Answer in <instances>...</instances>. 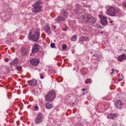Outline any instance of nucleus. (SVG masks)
<instances>
[{
	"mask_svg": "<svg viewBox=\"0 0 126 126\" xmlns=\"http://www.w3.org/2000/svg\"><path fill=\"white\" fill-rule=\"evenodd\" d=\"M40 46L38 44H34L32 49V52L33 53H35L39 51L40 50Z\"/></svg>",
	"mask_w": 126,
	"mask_h": 126,
	"instance_id": "6e6552de",
	"label": "nucleus"
},
{
	"mask_svg": "<svg viewBox=\"0 0 126 126\" xmlns=\"http://www.w3.org/2000/svg\"><path fill=\"white\" fill-rule=\"evenodd\" d=\"M43 115L41 113H39L37 115V117L34 119L35 123L36 124L40 123L42 121Z\"/></svg>",
	"mask_w": 126,
	"mask_h": 126,
	"instance_id": "423d86ee",
	"label": "nucleus"
},
{
	"mask_svg": "<svg viewBox=\"0 0 126 126\" xmlns=\"http://www.w3.org/2000/svg\"><path fill=\"white\" fill-rule=\"evenodd\" d=\"M50 46L52 48H54L55 46V44L54 43H51L50 44Z\"/></svg>",
	"mask_w": 126,
	"mask_h": 126,
	"instance_id": "a878e982",
	"label": "nucleus"
},
{
	"mask_svg": "<svg viewBox=\"0 0 126 126\" xmlns=\"http://www.w3.org/2000/svg\"><path fill=\"white\" fill-rule=\"evenodd\" d=\"M67 29V28H64L63 29V30L64 31H66Z\"/></svg>",
	"mask_w": 126,
	"mask_h": 126,
	"instance_id": "c756f323",
	"label": "nucleus"
},
{
	"mask_svg": "<svg viewBox=\"0 0 126 126\" xmlns=\"http://www.w3.org/2000/svg\"><path fill=\"white\" fill-rule=\"evenodd\" d=\"M45 31L48 35H50L51 33L50 28L48 25H47L44 29Z\"/></svg>",
	"mask_w": 126,
	"mask_h": 126,
	"instance_id": "2eb2a0df",
	"label": "nucleus"
},
{
	"mask_svg": "<svg viewBox=\"0 0 126 126\" xmlns=\"http://www.w3.org/2000/svg\"><path fill=\"white\" fill-rule=\"evenodd\" d=\"M93 56L94 57H95L96 58V59H97V60H99L100 58L99 56L98 55H97L96 54H94L93 55Z\"/></svg>",
	"mask_w": 126,
	"mask_h": 126,
	"instance_id": "4be33fe9",
	"label": "nucleus"
},
{
	"mask_svg": "<svg viewBox=\"0 0 126 126\" xmlns=\"http://www.w3.org/2000/svg\"><path fill=\"white\" fill-rule=\"evenodd\" d=\"M30 63L32 64L33 65L36 66H37L39 63V60L35 58H33L30 60Z\"/></svg>",
	"mask_w": 126,
	"mask_h": 126,
	"instance_id": "9b49d317",
	"label": "nucleus"
},
{
	"mask_svg": "<svg viewBox=\"0 0 126 126\" xmlns=\"http://www.w3.org/2000/svg\"><path fill=\"white\" fill-rule=\"evenodd\" d=\"M5 60L6 62H7L8 60V59L7 58H6L5 59Z\"/></svg>",
	"mask_w": 126,
	"mask_h": 126,
	"instance_id": "72a5a7b5",
	"label": "nucleus"
},
{
	"mask_svg": "<svg viewBox=\"0 0 126 126\" xmlns=\"http://www.w3.org/2000/svg\"><path fill=\"white\" fill-rule=\"evenodd\" d=\"M77 40V36L76 35H74L72 36L71 39V40L72 41H75Z\"/></svg>",
	"mask_w": 126,
	"mask_h": 126,
	"instance_id": "412c9836",
	"label": "nucleus"
},
{
	"mask_svg": "<svg viewBox=\"0 0 126 126\" xmlns=\"http://www.w3.org/2000/svg\"><path fill=\"white\" fill-rule=\"evenodd\" d=\"M99 16L100 18V22L103 26H105L107 24L108 22L107 21V18L106 17L102 15H99Z\"/></svg>",
	"mask_w": 126,
	"mask_h": 126,
	"instance_id": "0eeeda50",
	"label": "nucleus"
},
{
	"mask_svg": "<svg viewBox=\"0 0 126 126\" xmlns=\"http://www.w3.org/2000/svg\"><path fill=\"white\" fill-rule=\"evenodd\" d=\"M61 11L63 14L64 16L67 15L68 14V13L67 10H65L64 9H62Z\"/></svg>",
	"mask_w": 126,
	"mask_h": 126,
	"instance_id": "aec40b11",
	"label": "nucleus"
},
{
	"mask_svg": "<svg viewBox=\"0 0 126 126\" xmlns=\"http://www.w3.org/2000/svg\"><path fill=\"white\" fill-rule=\"evenodd\" d=\"M82 20L86 21L88 23H94L96 22V19L90 15H85L83 16Z\"/></svg>",
	"mask_w": 126,
	"mask_h": 126,
	"instance_id": "f03ea898",
	"label": "nucleus"
},
{
	"mask_svg": "<svg viewBox=\"0 0 126 126\" xmlns=\"http://www.w3.org/2000/svg\"><path fill=\"white\" fill-rule=\"evenodd\" d=\"M110 22L111 23L112 22V21H110Z\"/></svg>",
	"mask_w": 126,
	"mask_h": 126,
	"instance_id": "e433bc0d",
	"label": "nucleus"
},
{
	"mask_svg": "<svg viewBox=\"0 0 126 126\" xmlns=\"http://www.w3.org/2000/svg\"><path fill=\"white\" fill-rule=\"evenodd\" d=\"M120 74H118V75H118V77H119V76H120Z\"/></svg>",
	"mask_w": 126,
	"mask_h": 126,
	"instance_id": "4c0bfd02",
	"label": "nucleus"
},
{
	"mask_svg": "<svg viewBox=\"0 0 126 126\" xmlns=\"http://www.w3.org/2000/svg\"><path fill=\"white\" fill-rule=\"evenodd\" d=\"M57 20L58 22H59L65 21V19L63 17L59 16L57 18Z\"/></svg>",
	"mask_w": 126,
	"mask_h": 126,
	"instance_id": "6ab92c4d",
	"label": "nucleus"
},
{
	"mask_svg": "<svg viewBox=\"0 0 126 126\" xmlns=\"http://www.w3.org/2000/svg\"><path fill=\"white\" fill-rule=\"evenodd\" d=\"M41 4V1L39 0L36 2L33 5V8L32 9V12L36 14L41 10V6H40Z\"/></svg>",
	"mask_w": 126,
	"mask_h": 126,
	"instance_id": "20e7f679",
	"label": "nucleus"
},
{
	"mask_svg": "<svg viewBox=\"0 0 126 126\" xmlns=\"http://www.w3.org/2000/svg\"><path fill=\"white\" fill-rule=\"evenodd\" d=\"M87 90V88H83V89H82V90L83 91H84L85 90Z\"/></svg>",
	"mask_w": 126,
	"mask_h": 126,
	"instance_id": "7c9ffc66",
	"label": "nucleus"
},
{
	"mask_svg": "<svg viewBox=\"0 0 126 126\" xmlns=\"http://www.w3.org/2000/svg\"><path fill=\"white\" fill-rule=\"evenodd\" d=\"M117 11L114 7L113 6L109 7V9L107 10V13L108 15L114 16L115 15Z\"/></svg>",
	"mask_w": 126,
	"mask_h": 126,
	"instance_id": "39448f33",
	"label": "nucleus"
},
{
	"mask_svg": "<svg viewBox=\"0 0 126 126\" xmlns=\"http://www.w3.org/2000/svg\"><path fill=\"white\" fill-rule=\"evenodd\" d=\"M20 50L21 52V55L23 56H25L27 55L28 54V50L27 49H26L24 47H22Z\"/></svg>",
	"mask_w": 126,
	"mask_h": 126,
	"instance_id": "9d476101",
	"label": "nucleus"
},
{
	"mask_svg": "<svg viewBox=\"0 0 126 126\" xmlns=\"http://www.w3.org/2000/svg\"><path fill=\"white\" fill-rule=\"evenodd\" d=\"M92 82V81L91 79H87L85 81V82L86 83H88V82H89L90 83Z\"/></svg>",
	"mask_w": 126,
	"mask_h": 126,
	"instance_id": "b1692460",
	"label": "nucleus"
},
{
	"mask_svg": "<svg viewBox=\"0 0 126 126\" xmlns=\"http://www.w3.org/2000/svg\"><path fill=\"white\" fill-rule=\"evenodd\" d=\"M96 26L98 27H100V26H99V24L98 23L96 24Z\"/></svg>",
	"mask_w": 126,
	"mask_h": 126,
	"instance_id": "f704fd0d",
	"label": "nucleus"
},
{
	"mask_svg": "<svg viewBox=\"0 0 126 126\" xmlns=\"http://www.w3.org/2000/svg\"><path fill=\"white\" fill-rule=\"evenodd\" d=\"M67 46L65 44H63L62 46V48L63 49H65L67 47Z\"/></svg>",
	"mask_w": 126,
	"mask_h": 126,
	"instance_id": "393cba45",
	"label": "nucleus"
},
{
	"mask_svg": "<svg viewBox=\"0 0 126 126\" xmlns=\"http://www.w3.org/2000/svg\"><path fill=\"white\" fill-rule=\"evenodd\" d=\"M8 20H5L4 21H8Z\"/></svg>",
	"mask_w": 126,
	"mask_h": 126,
	"instance_id": "ea45409f",
	"label": "nucleus"
},
{
	"mask_svg": "<svg viewBox=\"0 0 126 126\" xmlns=\"http://www.w3.org/2000/svg\"><path fill=\"white\" fill-rule=\"evenodd\" d=\"M56 93L54 90H52L45 96V99L47 101L51 102L55 97Z\"/></svg>",
	"mask_w": 126,
	"mask_h": 126,
	"instance_id": "7ed1b4c3",
	"label": "nucleus"
},
{
	"mask_svg": "<svg viewBox=\"0 0 126 126\" xmlns=\"http://www.w3.org/2000/svg\"><path fill=\"white\" fill-rule=\"evenodd\" d=\"M111 71H112V73H113L114 72V71H115V70L113 69H111Z\"/></svg>",
	"mask_w": 126,
	"mask_h": 126,
	"instance_id": "2f4dec72",
	"label": "nucleus"
},
{
	"mask_svg": "<svg viewBox=\"0 0 126 126\" xmlns=\"http://www.w3.org/2000/svg\"><path fill=\"white\" fill-rule=\"evenodd\" d=\"M122 80V79H119L118 80H119V81H120V80Z\"/></svg>",
	"mask_w": 126,
	"mask_h": 126,
	"instance_id": "58836bf2",
	"label": "nucleus"
},
{
	"mask_svg": "<svg viewBox=\"0 0 126 126\" xmlns=\"http://www.w3.org/2000/svg\"><path fill=\"white\" fill-rule=\"evenodd\" d=\"M79 41L82 43L84 41L87 42L89 40V39L87 36H81L79 38Z\"/></svg>",
	"mask_w": 126,
	"mask_h": 126,
	"instance_id": "f8f14e48",
	"label": "nucleus"
},
{
	"mask_svg": "<svg viewBox=\"0 0 126 126\" xmlns=\"http://www.w3.org/2000/svg\"><path fill=\"white\" fill-rule=\"evenodd\" d=\"M85 93L84 92H83L82 93V94L83 95H84L85 94Z\"/></svg>",
	"mask_w": 126,
	"mask_h": 126,
	"instance_id": "c9c22d12",
	"label": "nucleus"
},
{
	"mask_svg": "<svg viewBox=\"0 0 126 126\" xmlns=\"http://www.w3.org/2000/svg\"><path fill=\"white\" fill-rule=\"evenodd\" d=\"M116 116L115 114L111 113L109 114L108 116V118L110 119H113Z\"/></svg>",
	"mask_w": 126,
	"mask_h": 126,
	"instance_id": "a211bd4d",
	"label": "nucleus"
},
{
	"mask_svg": "<svg viewBox=\"0 0 126 126\" xmlns=\"http://www.w3.org/2000/svg\"><path fill=\"white\" fill-rule=\"evenodd\" d=\"M34 109L35 110H37L38 109V106H35L34 107Z\"/></svg>",
	"mask_w": 126,
	"mask_h": 126,
	"instance_id": "c85d7f7f",
	"label": "nucleus"
},
{
	"mask_svg": "<svg viewBox=\"0 0 126 126\" xmlns=\"http://www.w3.org/2000/svg\"><path fill=\"white\" fill-rule=\"evenodd\" d=\"M46 108L47 109H50L53 107V106L49 102L47 103L45 105Z\"/></svg>",
	"mask_w": 126,
	"mask_h": 126,
	"instance_id": "f3484780",
	"label": "nucleus"
},
{
	"mask_svg": "<svg viewBox=\"0 0 126 126\" xmlns=\"http://www.w3.org/2000/svg\"><path fill=\"white\" fill-rule=\"evenodd\" d=\"M18 59L17 58H16L13 60L10 63L11 67L12 68L13 66H15L17 65L18 63Z\"/></svg>",
	"mask_w": 126,
	"mask_h": 126,
	"instance_id": "1a4fd4ad",
	"label": "nucleus"
},
{
	"mask_svg": "<svg viewBox=\"0 0 126 126\" xmlns=\"http://www.w3.org/2000/svg\"><path fill=\"white\" fill-rule=\"evenodd\" d=\"M39 30L38 29H32L29 32V37L31 40L32 39L34 41H36L39 38Z\"/></svg>",
	"mask_w": 126,
	"mask_h": 126,
	"instance_id": "f257e3e1",
	"label": "nucleus"
},
{
	"mask_svg": "<svg viewBox=\"0 0 126 126\" xmlns=\"http://www.w3.org/2000/svg\"><path fill=\"white\" fill-rule=\"evenodd\" d=\"M126 57L125 54H123L120 56L117 59L120 62H122L123 60L126 59Z\"/></svg>",
	"mask_w": 126,
	"mask_h": 126,
	"instance_id": "dca6fc26",
	"label": "nucleus"
},
{
	"mask_svg": "<svg viewBox=\"0 0 126 126\" xmlns=\"http://www.w3.org/2000/svg\"><path fill=\"white\" fill-rule=\"evenodd\" d=\"M112 73H112V72H111V73H110V74L111 75V74H112Z\"/></svg>",
	"mask_w": 126,
	"mask_h": 126,
	"instance_id": "a19ab883",
	"label": "nucleus"
},
{
	"mask_svg": "<svg viewBox=\"0 0 126 126\" xmlns=\"http://www.w3.org/2000/svg\"><path fill=\"white\" fill-rule=\"evenodd\" d=\"M16 68L17 70L20 71L21 70L22 67L21 66L17 65Z\"/></svg>",
	"mask_w": 126,
	"mask_h": 126,
	"instance_id": "5701e85b",
	"label": "nucleus"
},
{
	"mask_svg": "<svg viewBox=\"0 0 126 126\" xmlns=\"http://www.w3.org/2000/svg\"><path fill=\"white\" fill-rule=\"evenodd\" d=\"M56 27L54 25H53L51 27V28L53 30H54L55 29Z\"/></svg>",
	"mask_w": 126,
	"mask_h": 126,
	"instance_id": "bb28decb",
	"label": "nucleus"
},
{
	"mask_svg": "<svg viewBox=\"0 0 126 126\" xmlns=\"http://www.w3.org/2000/svg\"><path fill=\"white\" fill-rule=\"evenodd\" d=\"M115 106L117 109H121L122 106V103L120 100H118L115 104Z\"/></svg>",
	"mask_w": 126,
	"mask_h": 126,
	"instance_id": "ddd939ff",
	"label": "nucleus"
},
{
	"mask_svg": "<svg viewBox=\"0 0 126 126\" xmlns=\"http://www.w3.org/2000/svg\"><path fill=\"white\" fill-rule=\"evenodd\" d=\"M123 5L125 7H126V2L124 3Z\"/></svg>",
	"mask_w": 126,
	"mask_h": 126,
	"instance_id": "473e14b6",
	"label": "nucleus"
},
{
	"mask_svg": "<svg viewBox=\"0 0 126 126\" xmlns=\"http://www.w3.org/2000/svg\"><path fill=\"white\" fill-rule=\"evenodd\" d=\"M37 81L35 79H32L29 81V85L30 86H35L37 84Z\"/></svg>",
	"mask_w": 126,
	"mask_h": 126,
	"instance_id": "4468645a",
	"label": "nucleus"
},
{
	"mask_svg": "<svg viewBox=\"0 0 126 126\" xmlns=\"http://www.w3.org/2000/svg\"><path fill=\"white\" fill-rule=\"evenodd\" d=\"M40 78L41 79H43L44 78V76L42 75V74H41L40 76Z\"/></svg>",
	"mask_w": 126,
	"mask_h": 126,
	"instance_id": "cd10ccee",
	"label": "nucleus"
}]
</instances>
